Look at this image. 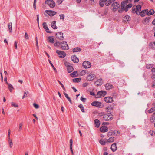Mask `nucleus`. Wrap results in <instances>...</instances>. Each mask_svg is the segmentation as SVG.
Returning <instances> with one entry per match:
<instances>
[{
	"instance_id": "obj_1",
	"label": "nucleus",
	"mask_w": 155,
	"mask_h": 155,
	"mask_svg": "<svg viewBox=\"0 0 155 155\" xmlns=\"http://www.w3.org/2000/svg\"><path fill=\"white\" fill-rule=\"evenodd\" d=\"M131 0H124L123 2H122L121 3V9L124 10L127 12L128 11L129 8H130L132 6V4H127L129 2H131Z\"/></svg>"
},
{
	"instance_id": "obj_2",
	"label": "nucleus",
	"mask_w": 155,
	"mask_h": 155,
	"mask_svg": "<svg viewBox=\"0 0 155 155\" xmlns=\"http://www.w3.org/2000/svg\"><path fill=\"white\" fill-rule=\"evenodd\" d=\"M103 118L105 121L111 120L113 119V115L110 113L105 114Z\"/></svg>"
},
{
	"instance_id": "obj_3",
	"label": "nucleus",
	"mask_w": 155,
	"mask_h": 155,
	"mask_svg": "<svg viewBox=\"0 0 155 155\" xmlns=\"http://www.w3.org/2000/svg\"><path fill=\"white\" fill-rule=\"evenodd\" d=\"M63 50H68L69 49V47L66 41H62L61 42V44L60 46Z\"/></svg>"
},
{
	"instance_id": "obj_4",
	"label": "nucleus",
	"mask_w": 155,
	"mask_h": 155,
	"mask_svg": "<svg viewBox=\"0 0 155 155\" xmlns=\"http://www.w3.org/2000/svg\"><path fill=\"white\" fill-rule=\"evenodd\" d=\"M56 52L60 58H64L66 55V53L64 51L59 50H57Z\"/></svg>"
},
{
	"instance_id": "obj_5",
	"label": "nucleus",
	"mask_w": 155,
	"mask_h": 155,
	"mask_svg": "<svg viewBox=\"0 0 155 155\" xmlns=\"http://www.w3.org/2000/svg\"><path fill=\"white\" fill-rule=\"evenodd\" d=\"M83 66L85 68H90L91 66V63L88 61H85L82 64Z\"/></svg>"
},
{
	"instance_id": "obj_6",
	"label": "nucleus",
	"mask_w": 155,
	"mask_h": 155,
	"mask_svg": "<svg viewBox=\"0 0 155 155\" xmlns=\"http://www.w3.org/2000/svg\"><path fill=\"white\" fill-rule=\"evenodd\" d=\"M119 4L117 2H115L113 3L111 6L112 7L113 6L112 8L113 11H117L119 7Z\"/></svg>"
},
{
	"instance_id": "obj_7",
	"label": "nucleus",
	"mask_w": 155,
	"mask_h": 155,
	"mask_svg": "<svg viewBox=\"0 0 155 155\" xmlns=\"http://www.w3.org/2000/svg\"><path fill=\"white\" fill-rule=\"evenodd\" d=\"M56 38L60 40H63L64 39L63 33L61 32H57L56 34Z\"/></svg>"
},
{
	"instance_id": "obj_8",
	"label": "nucleus",
	"mask_w": 155,
	"mask_h": 155,
	"mask_svg": "<svg viewBox=\"0 0 155 155\" xmlns=\"http://www.w3.org/2000/svg\"><path fill=\"white\" fill-rule=\"evenodd\" d=\"M103 81L102 79L100 78L95 81L94 84L97 86H99L103 84Z\"/></svg>"
},
{
	"instance_id": "obj_9",
	"label": "nucleus",
	"mask_w": 155,
	"mask_h": 155,
	"mask_svg": "<svg viewBox=\"0 0 155 155\" xmlns=\"http://www.w3.org/2000/svg\"><path fill=\"white\" fill-rule=\"evenodd\" d=\"M106 94V92L104 91H101L98 92L97 95L99 97H103Z\"/></svg>"
},
{
	"instance_id": "obj_10",
	"label": "nucleus",
	"mask_w": 155,
	"mask_h": 155,
	"mask_svg": "<svg viewBox=\"0 0 155 155\" xmlns=\"http://www.w3.org/2000/svg\"><path fill=\"white\" fill-rule=\"evenodd\" d=\"M45 12L50 16H53L57 13L56 12L50 10H46Z\"/></svg>"
},
{
	"instance_id": "obj_11",
	"label": "nucleus",
	"mask_w": 155,
	"mask_h": 155,
	"mask_svg": "<svg viewBox=\"0 0 155 155\" xmlns=\"http://www.w3.org/2000/svg\"><path fill=\"white\" fill-rule=\"evenodd\" d=\"M95 77V75L94 74L91 73L87 77L86 79L87 81H92L94 79Z\"/></svg>"
},
{
	"instance_id": "obj_12",
	"label": "nucleus",
	"mask_w": 155,
	"mask_h": 155,
	"mask_svg": "<svg viewBox=\"0 0 155 155\" xmlns=\"http://www.w3.org/2000/svg\"><path fill=\"white\" fill-rule=\"evenodd\" d=\"M104 101L107 103H111L113 101V98L111 97H107L104 98Z\"/></svg>"
},
{
	"instance_id": "obj_13",
	"label": "nucleus",
	"mask_w": 155,
	"mask_h": 155,
	"mask_svg": "<svg viewBox=\"0 0 155 155\" xmlns=\"http://www.w3.org/2000/svg\"><path fill=\"white\" fill-rule=\"evenodd\" d=\"M91 105L92 106L99 107L101 105V103L97 101H94L91 103Z\"/></svg>"
},
{
	"instance_id": "obj_14",
	"label": "nucleus",
	"mask_w": 155,
	"mask_h": 155,
	"mask_svg": "<svg viewBox=\"0 0 155 155\" xmlns=\"http://www.w3.org/2000/svg\"><path fill=\"white\" fill-rule=\"evenodd\" d=\"M72 61L74 63H78L79 61L78 58L76 55H73L71 57Z\"/></svg>"
},
{
	"instance_id": "obj_15",
	"label": "nucleus",
	"mask_w": 155,
	"mask_h": 155,
	"mask_svg": "<svg viewBox=\"0 0 155 155\" xmlns=\"http://www.w3.org/2000/svg\"><path fill=\"white\" fill-rule=\"evenodd\" d=\"M100 131L101 132H105L108 131V128L105 126H103L100 128Z\"/></svg>"
},
{
	"instance_id": "obj_16",
	"label": "nucleus",
	"mask_w": 155,
	"mask_h": 155,
	"mask_svg": "<svg viewBox=\"0 0 155 155\" xmlns=\"http://www.w3.org/2000/svg\"><path fill=\"white\" fill-rule=\"evenodd\" d=\"M130 17L128 15H126L123 18V21L124 23H127V22L130 21Z\"/></svg>"
},
{
	"instance_id": "obj_17",
	"label": "nucleus",
	"mask_w": 155,
	"mask_h": 155,
	"mask_svg": "<svg viewBox=\"0 0 155 155\" xmlns=\"http://www.w3.org/2000/svg\"><path fill=\"white\" fill-rule=\"evenodd\" d=\"M112 105L113 106L110 105L106 108V109L107 110V111L110 112L111 114V113L113 112V109H114V105L113 104H112Z\"/></svg>"
},
{
	"instance_id": "obj_18",
	"label": "nucleus",
	"mask_w": 155,
	"mask_h": 155,
	"mask_svg": "<svg viewBox=\"0 0 155 155\" xmlns=\"http://www.w3.org/2000/svg\"><path fill=\"white\" fill-rule=\"evenodd\" d=\"M141 6L140 5H138L136 7V11H137V15H139L140 14V11L141 9Z\"/></svg>"
},
{
	"instance_id": "obj_19",
	"label": "nucleus",
	"mask_w": 155,
	"mask_h": 155,
	"mask_svg": "<svg viewBox=\"0 0 155 155\" xmlns=\"http://www.w3.org/2000/svg\"><path fill=\"white\" fill-rule=\"evenodd\" d=\"M148 12V10L147 9L142 11L141 12H140L141 16L142 17L146 15H147V12Z\"/></svg>"
},
{
	"instance_id": "obj_20",
	"label": "nucleus",
	"mask_w": 155,
	"mask_h": 155,
	"mask_svg": "<svg viewBox=\"0 0 155 155\" xmlns=\"http://www.w3.org/2000/svg\"><path fill=\"white\" fill-rule=\"evenodd\" d=\"M110 148L113 151H115L117 149L116 143H114L112 144L111 145Z\"/></svg>"
},
{
	"instance_id": "obj_21",
	"label": "nucleus",
	"mask_w": 155,
	"mask_h": 155,
	"mask_svg": "<svg viewBox=\"0 0 155 155\" xmlns=\"http://www.w3.org/2000/svg\"><path fill=\"white\" fill-rule=\"evenodd\" d=\"M94 124L95 127L97 128H98L99 127L100 122L99 120L97 119H96L94 120Z\"/></svg>"
},
{
	"instance_id": "obj_22",
	"label": "nucleus",
	"mask_w": 155,
	"mask_h": 155,
	"mask_svg": "<svg viewBox=\"0 0 155 155\" xmlns=\"http://www.w3.org/2000/svg\"><path fill=\"white\" fill-rule=\"evenodd\" d=\"M52 2L53 4H52V5H51V7H55V3L54 2L53 0H46L45 1V3L46 4H48L49 3V2Z\"/></svg>"
},
{
	"instance_id": "obj_23",
	"label": "nucleus",
	"mask_w": 155,
	"mask_h": 155,
	"mask_svg": "<svg viewBox=\"0 0 155 155\" xmlns=\"http://www.w3.org/2000/svg\"><path fill=\"white\" fill-rule=\"evenodd\" d=\"M67 70L68 73H71L73 71L74 68L72 66L68 65H67Z\"/></svg>"
},
{
	"instance_id": "obj_24",
	"label": "nucleus",
	"mask_w": 155,
	"mask_h": 155,
	"mask_svg": "<svg viewBox=\"0 0 155 155\" xmlns=\"http://www.w3.org/2000/svg\"><path fill=\"white\" fill-rule=\"evenodd\" d=\"M105 87L106 90H109L112 88L113 86L110 83H107Z\"/></svg>"
},
{
	"instance_id": "obj_25",
	"label": "nucleus",
	"mask_w": 155,
	"mask_h": 155,
	"mask_svg": "<svg viewBox=\"0 0 155 155\" xmlns=\"http://www.w3.org/2000/svg\"><path fill=\"white\" fill-rule=\"evenodd\" d=\"M155 45L154 44V42H151L149 44V48L152 50H155Z\"/></svg>"
},
{
	"instance_id": "obj_26",
	"label": "nucleus",
	"mask_w": 155,
	"mask_h": 155,
	"mask_svg": "<svg viewBox=\"0 0 155 155\" xmlns=\"http://www.w3.org/2000/svg\"><path fill=\"white\" fill-rule=\"evenodd\" d=\"M72 52L73 53L80 52L81 51V49L79 47H76L72 49Z\"/></svg>"
},
{
	"instance_id": "obj_27",
	"label": "nucleus",
	"mask_w": 155,
	"mask_h": 155,
	"mask_svg": "<svg viewBox=\"0 0 155 155\" xmlns=\"http://www.w3.org/2000/svg\"><path fill=\"white\" fill-rule=\"evenodd\" d=\"M114 140V138L113 137H110L108 139H106L105 140L107 141V143H112Z\"/></svg>"
},
{
	"instance_id": "obj_28",
	"label": "nucleus",
	"mask_w": 155,
	"mask_h": 155,
	"mask_svg": "<svg viewBox=\"0 0 155 155\" xmlns=\"http://www.w3.org/2000/svg\"><path fill=\"white\" fill-rule=\"evenodd\" d=\"M77 73L78 72L77 71H74L72 73H71L70 74V75L71 76L72 78L76 77L78 76Z\"/></svg>"
},
{
	"instance_id": "obj_29",
	"label": "nucleus",
	"mask_w": 155,
	"mask_h": 155,
	"mask_svg": "<svg viewBox=\"0 0 155 155\" xmlns=\"http://www.w3.org/2000/svg\"><path fill=\"white\" fill-rule=\"evenodd\" d=\"M51 27L54 29H57V27L56 25V21H53L51 23Z\"/></svg>"
},
{
	"instance_id": "obj_30",
	"label": "nucleus",
	"mask_w": 155,
	"mask_h": 155,
	"mask_svg": "<svg viewBox=\"0 0 155 155\" xmlns=\"http://www.w3.org/2000/svg\"><path fill=\"white\" fill-rule=\"evenodd\" d=\"M106 139L104 140L101 139L99 140V142L102 145H105L106 143H107V141L105 140Z\"/></svg>"
},
{
	"instance_id": "obj_31",
	"label": "nucleus",
	"mask_w": 155,
	"mask_h": 155,
	"mask_svg": "<svg viewBox=\"0 0 155 155\" xmlns=\"http://www.w3.org/2000/svg\"><path fill=\"white\" fill-rule=\"evenodd\" d=\"M63 93L65 97L67 98L68 100L69 101V102L71 103V104H72V101L71 99L69 97L68 94L64 92Z\"/></svg>"
},
{
	"instance_id": "obj_32",
	"label": "nucleus",
	"mask_w": 155,
	"mask_h": 155,
	"mask_svg": "<svg viewBox=\"0 0 155 155\" xmlns=\"http://www.w3.org/2000/svg\"><path fill=\"white\" fill-rule=\"evenodd\" d=\"M154 13V11L153 9H151L148 12H147V15H151L153 14Z\"/></svg>"
},
{
	"instance_id": "obj_33",
	"label": "nucleus",
	"mask_w": 155,
	"mask_h": 155,
	"mask_svg": "<svg viewBox=\"0 0 155 155\" xmlns=\"http://www.w3.org/2000/svg\"><path fill=\"white\" fill-rule=\"evenodd\" d=\"M72 143H73V140H72L71 139L70 140V149L71 150V151L72 152V153L73 154V151L72 150Z\"/></svg>"
},
{
	"instance_id": "obj_34",
	"label": "nucleus",
	"mask_w": 155,
	"mask_h": 155,
	"mask_svg": "<svg viewBox=\"0 0 155 155\" xmlns=\"http://www.w3.org/2000/svg\"><path fill=\"white\" fill-rule=\"evenodd\" d=\"M49 41V42L52 43L54 42V40L52 36H49L48 37Z\"/></svg>"
},
{
	"instance_id": "obj_35",
	"label": "nucleus",
	"mask_w": 155,
	"mask_h": 155,
	"mask_svg": "<svg viewBox=\"0 0 155 155\" xmlns=\"http://www.w3.org/2000/svg\"><path fill=\"white\" fill-rule=\"evenodd\" d=\"M81 78H74L72 80L73 82L74 83L79 82L81 81Z\"/></svg>"
},
{
	"instance_id": "obj_36",
	"label": "nucleus",
	"mask_w": 155,
	"mask_h": 155,
	"mask_svg": "<svg viewBox=\"0 0 155 155\" xmlns=\"http://www.w3.org/2000/svg\"><path fill=\"white\" fill-rule=\"evenodd\" d=\"M106 1H105L104 0H100L99 1V4L101 7H103L104 6L105 2Z\"/></svg>"
},
{
	"instance_id": "obj_37",
	"label": "nucleus",
	"mask_w": 155,
	"mask_h": 155,
	"mask_svg": "<svg viewBox=\"0 0 155 155\" xmlns=\"http://www.w3.org/2000/svg\"><path fill=\"white\" fill-rule=\"evenodd\" d=\"M113 135H115L116 136H118L120 134V132L117 130H115L114 131H113Z\"/></svg>"
},
{
	"instance_id": "obj_38",
	"label": "nucleus",
	"mask_w": 155,
	"mask_h": 155,
	"mask_svg": "<svg viewBox=\"0 0 155 155\" xmlns=\"http://www.w3.org/2000/svg\"><path fill=\"white\" fill-rule=\"evenodd\" d=\"M78 107L81 109V110L82 112L83 113L85 112L84 108L82 104H79L78 106Z\"/></svg>"
},
{
	"instance_id": "obj_39",
	"label": "nucleus",
	"mask_w": 155,
	"mask_h": 155,
	"mask_svg": "<svg viewBox=\"0 0 155 155\" xmlns=\"http://www.w3.org/2000/svg\"><path fill=\"white\" fill-rule=\"evenodd\" d=\"M12 23L10 22L8 25V28L10 32H11L12 31Z\"/></svg>"
},
{
	"instance_id": "obj_40",
	"label": "nucleus",
	"mask_w": 155,
	"mask_h": 155,
	"mask_svg": "<svg viewBox=\"0 0 155 155\" xmlns=\"http://www.w3.org/2000/svg\"><path fill=\"white\" fill-rule=\"evenodd\" d=\"M105 5L106 6H109L111 3L112 2L111 0H107V1L105 2Z\"/></svg>"
},
{
	"instance_id": "obj_41",
	"label": "nucleus",
	"mask_w": 155,
	"mask_h": 155,
	"mask_svg": "<svg viewBox=\"0 0 155 155\" xmlns=\"http://www.w3.org/2000/svg\"><path fill=\"white\" fill-rule=\"evenodd\" d=\"M150 17H146L144 20V24H147L148 23L149 21Z\"/></svg>"
},
{
	"instance_id": "obj_42",
	"label": "nucleus",
	"mask_w": 155,
	"mask_h": 155,
	"mask_svg": "<svg viewBox=\"0 0 155 155\" xmlns=\"http://www.w3.org/2000/svg\"><path fill=\"white\" fill-rule=\"evenodd\" d=\"M154 111H155V107H152L148 111V112L149 113H152Z\"/></svg>"
},
{
	"instance_id": "obj_43",
	"label": "nucleus",
	"mask_w": 155,
	"mask_h": 155,
	"mask_svg": "<svg viewBox=\"0 0 155 155\" xmlns=\"http://www.w3.org/2000/svg\"><path fill=\"white\" fill-rule=\"evenodd\" d=\"M132 12L133 13H136L137 14V11H136V7H134V6L132 9Z\"/></svg>"
},
{
	"instance_id": "obj_44",
	"label": "nucleus",
	"mask_w": 155,
	"mask_h": 155,
	"mask_svg": "<svg viewBox=\"0 0 155 155\" xmlns=\"http://www.w3.org/2000/svg\"><path fill=\"white\" fill-rule=\"evenodd\" d=\"M8 85V88L10 92L12 91V89L13 88L12 86L10 84L8 83L7 84Z\"/></svg>"
},
{
	"instance_id": "obj_45",
	"label": "nucleus",
	"mask_w": 155,
	"mask_h": 155,
	"mask_svg": "<svg viewBox=\"0 0 155 155\" xmlns=\"http://www.w3.org/2000/svg\"><path fill=\"white\" fill-rule=\"evenodd\" d=\"M61 43H60L59 42H56L54 44V46L56 47H59L61 46Z\"/></svg>"
},
{
	"instance_id": "obj_46",
	"label": "nucleus",
	"mask_w": 155,
	"mask_h": 155,
	"mask_svg": "<svg viewBox=\"0 0 155 155\" xmlns=\"http://www.w3.org/2000/svg\"><path fill=\"white\" fill-rule=\"evenodd\" d=\"M150 120L151 123H153L154 122V116L152 115L151 117H150Z\"/></svg>"
},
{
	"instance_id": "obj_47",
	"label": "nucleus",
	"mask_w": 155,
	"mask_h": 155,
	"mask_svg": "<svg viewBox=\"0 0 155 155\" xmlns=\"http://www.w3.org/2000/svg\"><path fill=\"white\" fill-rule=\"evenodd\" d=\"M42 25L43 27L45 29H46V28L47 29L48 27L46 22H43L42 24Z\"/></svg>"
},
{
	"instance_id": "obj_48",
	"label": "nucleus",
	"mask_w": 155,
	"mask_h": 155,
	"mask_svg": "<svg viewBox=\"0 0 155 155\" xmlns=\"http://www.w3.org/2000/svg\"><path fill=\"white\" fill-rule=\"evenodd\" d=\"M58 81L59 82V83L60 85H61V87L63 89L64 91H65V90H66L65 88V87H64L63 84L61 82V81H60L58 80Z\"/></svg>"
},
{
	"instance_id": "obj_49",
	"label": "nucleus",
	"mask_w": 155,
	"mask_h": 155,
	"mask_svg": "<svg viewBox=\"0 0 155 155\" xmlns=\"http://www.w3.org/2000/svg\"><path fill=\"white\" fill-rule=\"evenodd\" d=\"M28 92L27 91V92H24V95L23 96L22 99H24L25 98L27 97L28 96Z\"/></svg>"
},
{
	"instance_id": "obj_50",
	"label": "nucleus",
	"mask_w": 155,
	"mask_h": 155,
	"mask_svg": "<svg viewBox=\"0 0 155 155\" xmlns=\"http://www.w3.org/2000/svg\"><path fill=\"white\" fill-rule=\"evenodd\" d=\"M49 62L50 63V64L51 65L52 67L53 68L54 70L56 71L57 72L56 69V68H55V67L54 66L53 64H52V63L50 61V60H49Z\"/></svg>"
},
{
	"instance_id": "obj_51",
	"label": "nucleus",
	"mask_w": 155,
	"mask_h": 155,
	"mask_svg": "<svg viewBox=\"0 0 155 155\" xmlns=\"http://www.w3.org/2000/svg\"><path fill=\"white\" fill-rule=\"evenodd\" d=\"M11 105L14 107H18V105L17 104H16L15 103L13 102H12L11 103Z\"/></svg>"
},
{
	"instance_id": "obj_52",
	"label": "nucleus",
	"mask_w": 155,
	"mask_h": 155,
	"mask_svg": "<svg viewBox=\"0 0 155 155\" xmlns=\"http://www.w3.org/2000/svg\"><path fill=\"white\" fill-rule=\"evenodd\" d=\"M113 131H110L107 134V135L108 136V137L110 136H112V135H113Z\"/></svg>"
},
{
	"instance_id": "obj_53",
	"label": "nucleus",
	"mask_w": 155,
	"mask_h": 155,
	"mask_svg": "<svg viewBox=\"0 0 155 155\" xmlns=\"http://www.w3.org/2000/svg\"><path fill=\"white\" fill-rule=\"evenodd\" d=\"M105 114L104 112H101V113H99L98 114V116L99 117H101L102 116H103L104 117V115H105Z\"/></svg>"
},
{
	"instance_id": "obj_54",
	"label": "nucleus",
	"mask_w": 155,
	"mask_h": 155,
	"mask_svg": "<svg viewBox=\"0 0 155 155\" xmlns=\"http://www.w3.org/2000/svg\"><path fill=\"white\" fill-rule=\"evenodd\" d=\"M33 105L35 108L36 109H38L39 107V105L38 104L35 103H34L33 104Z\"/></svg>"
},
{
	"instance_id": "obj_55",
	"label": "nucleus",
	"mask_w": 155,
	"mask_h": 155,
	"mask_svg": "<svg viewBox=\"0 0 155 155\" xmlns=\"http://www.w3.org/2000/svg\"><path fill=\"white\" fill-rule=\"evenodd\" d=\"M61 19L64 20V14H60L59 15Z\"/></svg>"
},
{
	"instance_id": "obj_56",
	"label": "nucleus",
	"mask_w": 155,
	"mask_h": 155,
	"mask_svg": "<svg viewBox=\"0 0 155 155\" xmlns=\"http://www.w3.org/2000/svg\"><path fill=\"white\" fill-rule=\"evenodd\" d=\"M151 71L153 73V76L155 75V68H153L151 69Z\"/></svg>"
},
{
	"instance_id": "obj_57",
	"label": "nucleus",
	"mask_w": 155,
	"mask_h": 155,
	"mask_svg": "<svg viewBox=\"0 0 155 155\" xmlns=\"http://www.w3.org/2000/svg\"><path fill=\"white\" fill-rule=\"evenodd\" d=\"M37 21L38 25H39V15L38 14L37 15Z\"/></svg>"
},
{
	"instance_id": "obj_58",
	"label": "nucleus",
	"mask_w": 155,
	"mask_h": 155,
	"mask_svg": "<svg viewBox=\"0 0 155 155\" xmlns=\"http://www.w3.org/2000/svg\"><path fill=\"white\" fill-rule=\"evenodd\" d=\"M19 127L18 129L19 131H20L22 129V123L19 124Z\"/></svg>"
},
{
	"instance_id": "obj_59",
	"label": "nucleus",
	"mask_w": 155,
	"mask_h": 155,
	"mask_svg": "<svg viewBox=\"0 0 155 155\" xmlns=\"http://www.w3.org/2000/svg\"><path fill=\"white\" fill-rule=\"evenodd\" d=\"M81 100L83 102H85L86 101V98H83L82 97H81Z\"/></svg>"
},
{
	"instance_id": "obj_60",
	"label": "nucleus",
	"mask_w": 155,
	"mask_h": 155,
	"mask_svg": "<svg viewBox=\"0 0 155 155\" xmlns=\"http://www.w3.org/2000/svg\"><path fill=\"white\" fill-rule=\"evenodd\" d=\"M87 71L86 70H83L81 71L82 75H85Z\"/></svg>"
},
{
	"instance_id": "obj_61",
	"label": "nucleus",
	"mask_w": 155,
	"mask_h": 155,
	"mask_svg": "<svg viewBox=\"0 0 155 155\" xmlns=\"http://www.w3.org/2000/svg\"><path fill=\"white\" fill-rule=\"evenodd\" d=\"M25 38L26 39H29V37L28 34L27 33H25Z\"/></svg>"
},
{
	"instance_id": "obj_62",
	"label": "nucleus",
	"mask_w": 155,
	"mask_h": 155,
	"mask_svg": "<svg viewBox=\"0 0 155 155\" xmlns=\"http://www.w3.org/2000/svg\"><path fill=\"white\" fill-rule=\"evenodd\" d=\"M14 47L16 49H17V43L16 41H15L14 42Z\"/></svg>"
},
{
	"instance_id": "obj_63",
	"label": "nucleus",
	"mask_w": 155,
	"mask_h": 155,
	"mask_svg": "<svg viewBox=\"0 0 155 155\" xmlns=\"http://www.w3.org/2000/svg\"><path fill=\"white\" fill-rule=\"evenodd\" d=\"M109 124V123L108 122H103L102 123V125H103V126H105V125H108Z\"/></svg>"
},
{
	"instance_id": "obj_64",
	"label": "nucleus",
	"mask_w": 155,
	"mask_h": 155,
	"mask_svg": "<svg viewBox=\"0 0 155 155\" xmlns=\"http://www.w3.org/2000/svg\"><path fill=\"white\" fill-rule=\"evenodd\" d=\"M88 84L87 83H84L83 84V86L84 87H85L88 85Z\"/></svg>"
}]
</instances>
